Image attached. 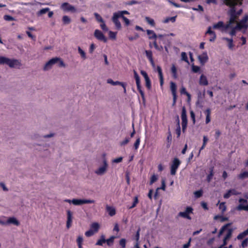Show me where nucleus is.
I'll return each instance as SVG.
<instances>
[{"mask_svg": "<svg viewBox=\"0 0 248 248\" xmlns=\"http://www.w3.org/2000/svg\"><path fill=\"white\" fill-rule=\"evenodd\" d=\"M94 15L96 19L100 22H103L104 20L103 19L102 17L97 13H94Z\"/></svg>", "mask_w": 248, "mask_h": 248, "instance_id": "4c0bfd02", "label": "nucleus"}, {"mask_svg": "<svg viewBox=\"0 0 248 248\" xmlns=\"http://www.w3.org/2000/svg\"><path fill=\"white\" fill-rule=\"evenodd\" d=\"M105 242H106V240L105 239V236L104 235H102L101 236V239L98 240L96 245L102 246L103 245V244Z\"/></svg>", "mask_w": 248, "mask_h": 248, "instance_id": "7c9ffc66", "label": "nucleus"}, {"mask_svg": "<svg viewBox=\"0 0 248 248\" xmlns=\"http://www.w3.org/2000/svg\"><path fill=\"white\" fill-rule=\"evenodd\" d=\"M191 241V238H190L189 239L187 243L183 245V248H188L189 247V246H190Z\"/></svg>", "mask_w": 248, "mask_h": 248, "instance_id": "338daca9", "label": "nucleus"}, {"mask_svg": "<svg viewBox=\"0 0 248 248\" xmlns=\"http://www.w3.org/2000/svg\"><path fill=\"white\" fill-rule=\"evenodd\" d=\"M235 26L238 28V30H241L242 29L246 30L248 27V23L242 22V21L241 20L239 22H236Z\"/></svg>", "mask_w": 248, "mask_h": 248, "instance_id": "a211bd4d", "label": "nucleus"}, {"mask_svg": "<svg viewBox=\"0 0 248 248\" xmlns=\"http://www.w3.org/2000/svg\"><path fill=\"white\" fill-rule=\"evenodd\" d=\"M248 234V229L243 232L242 233H240L237 236V238L238 239H243L245 236H246Z\"/></svg>", "mask_w": 248, "mask_h": 248, "instance_id": "c756f323", "label": "nucleus"}, {"mask_svg": "<svg viewBox=\"0 0 248 248\" xmlns=\"http://www.w3.org/2000/svg\"><path fill=\"white\" fill-rule=\"evenodd\" d=\"M56 63H58L60 67H65L66 65L62 59L59 57H56Z\"/></svg>", "mask_w": 248, "mask_h": 248, "instance_id": "393cba45", "label": "nucleus"}, {"mask_svg": "<svg viewBox=\"0 0 248 248\" xmlns=\"http://www.w3.org/2000/svg\"><path fill=\"white\" fill-rule=\"evenodd\" d=\"M237 30H238V28H236V26H235V27L234 28H233L232 29V30L231 31L229 32V34L232 35V36H233V35H235V33H236V31Z\"/></svg>", "mask_w": 248, "mask_h": 248, "instance_id": "13d9d810", "label": "nucleus"}, {"mask_svg": "<svg viewBox=\"0 0 248 248\" xmlns=\"http://www.w3.org/2000/svg\"><path fill=\"white\" fill-rule=\"evenodd\" d=\"M213 175H214L213 170L212 169H211L210 174L208 175V176L207 177V180L208 182H210L211 179L212 178Z\"/></svg>", "mask_w": 248, "mask_h": 248, "instance_id": "3c124183", "label": "nucleus"}, {"mask_svg": "<svg viewBox=\"0 0 248 248\" xmlns=\"http://www.w3.org/2000/svg\"><path fill=\"white\" fill-rule=\"evenodd\" d=\"M55 133H50L48 134H46L43 136V138L44 139H48V138H51L55 136Z\"/></svg>", "mask_w": 248, "mask_h": 248, "instance_id": "8fccbe9b", "label": "nucleus"}, {"mask_svg": "<svg viewBox=\"0 0 248 248\" xmlns=\"http://www.w3.org/2000/svg\"><path fill=\"white\" fill-rule=\"evenodd\" d=\"M225 24L223 21H219L217 23L214 24L213 26L214 29L219 30L222 31H226L225 30Z\"/></svg>", "mask_w": 248, "mask_h": 248, "instance_id": "4468645a", "label": "nucleus"}, {"mask_svg": "<svg viewBox=\"0 0 248 248\" xmlns=\"http://www.w3.org/2000/svg\"><path fill=\"white\" fill-rule=\"evenodd\" d=\"M171 71L173 74V77L174 78H177V68L174 64H172L171 66Z\"/></svg>", "mask_w": 248, "mask_h": 248, "instance_id": "cd10ccee", "label": "nucleus"}, {"mask_svg": "<svg viewBox=\"0 0 248 248\" xmlns=\"http://www.w3.org/2000/svg\"><path fill=\"white\" fill-rule=\"evenodd\" d=\"M108 168V161L105 160L104 163L99 165L94 170V173L97 176L104 175L107 172Z\"/></svg>", "mask_w": 248, "mask_h": 248, "instance_id": "f03ea898", "label": "nucleus"}, {"mask_svg": "<svg viewBox=\"0 0 248 248\" xmlns=\"http://www.w3.org/2000/svg\"><path fill=\"white\" fill-rule=\"evenodd\" d=\"M207 111L208 112V113H207V114L206 115V121H205V122H206V124H208L210 121V110L209 109H207Z\"/></svg>", "mask_w": 248, "mask_h": 248, "instance_id": "052dcab7", "label": "nucleus"}, {"mask_svg": "<svg viewBox=\"0 0 248 248\" xmlns=\"http://www.w3.org/2000/svg\"><path fill=\"white\" fill-rule=\"evenodd\" d=\"M7 225H14L16 226H19L20 224L19 221L15 217H10L7 219Z\"/></svg>", "mask_w": 248, "mask_h": 248, "instance_id": "9b49d317", "label": "nucleus"}, {"mask_svg": "<svg viewBox=\"0 0 248 248\" xmlns=\"http://www.w3.org/2000/svg\"><path fill=\"white\" fill-rule=\"evenodd\" d=\"M230 225V223L227 224L223 226L222 228L220 229L219 232L218 236H220L221 234L225 230L227 229L228 227H229Z\"/></svg>", "mask_w": 248, "mask_h": 248, "instance_id": "e433bc0d", "label": "nucleus"}, {"mask_svg": "<svg viewBox=\"0 0 248 248\" xmlns=\"http://www.w3.org/2000/svg\"><path fill=\"white\" fill-rule=\"evenodd\" d=\"M176 16H173L171 17H167L164 20V23H168L170 21L174 22L175 21Z\"/></svg>", "mask_w": 248, "mask_h": 248, "instance_id": "a19ab883", "label": "nucleus"}, {"mask_svg": "<svg viewBox=\"0 0 248 248\" xmlns=\"http://www.w3.org/2000/svg\"><path fill=\"white\" fill-rule=\"evenodd\" d=\"M134 78L136 80V84H138V83L140 82V77L139 76L138 74L135 70H134Z\"/></svg>", "mask_w": 248, "mask_h": 248, "instance_id": "37998d69", "label": "nucleus"}, {"mask_svg": "<svg viewBox=\"0 0 248 248\" xmlns=\"http://www.w3.org/2000/svg\"><path fill=\"white\" fill-rule=\"evenodd\" d=\"M115 238V237L114 236H112L109 239L106 240V242H107V244L109 246L113 243Z\"/></svg>", "mask_w": 248, "mask_h": 248, "instance_id": "58836bf2", "label": "nucleus"}, {"mask_svg": "<svg viewBox=\"0 0 248 248\" xmlns=\"http://www.w3.org/2000/svg\"><path fill=\"white\" fill-rule=\"evenodd\" d=\"M67 213V219L66 221V227L69 229L72 224V216L73 214L72 212L70 210H67L66 211Z\"/></svg>", "mask_w": 248, "mask_h": 248, "instance_id": "2eb2a0df", "label": "nucleus"}, {"mask_svg": "<svg viewBox=\"0 0 248 248\" xmlns=\"http://www.w3.org/2000/svg\"><path fill=\"white\" fill-rule=\"evenodd\" d=\"M147 33L149 35V38L150 39H156L157 36L153 31L148 30H147Z\"/></svg>", "mask_w": 248, "mask_h": 248, "instance_id": "a878e982", "label": "nucleus"}, {"mask_svg": "<svg viewBox=\"0 0 248 248\" xmlns=\"http://www.w3.org/2000/svg\"><path fill=\"white\" fill-rule=\"evenodd\" d=\"M109 38L112 39H116V33L111 31L108 32Z\"/></svg>", "mask_w": 248, "mask_h": 248, "instance_id": "6e6d98bb", "label": "nucleus"}, {"mask_svg": "<svg viewBox=\"0 0 248 248\" xmlns=\"http://www.w3.org/2000/svg\"><path fill=\"white\" fill-rule=\"evenodd\" d=\"M170 89L171 92L173 96H177L176 95V90L177 87L175 83L173 82H170Z\"/></svg>", "mask_w": 248, "mask_h": 248, "instance_id": "412c9836", "label": "nucleus"}, {"mask_svg": "<svg viewBox=\"0 0 248 248\" xmlns=\"http://www.w3.org/2000/svg\"><path fill=\"white\" fill-rule=\"evenodd\" d=\"M182 130L184 132L187 126V118H186V110L185 108L184 107L182 108Z\"/></svg>", "mask_w": 248, "mask_h": 248, "instance_id": "0eeeda50", "label": "nucleus"}, {"mask_svg": "<svg viewBox=\"0 0 248 248\" xmlns=\"http://www.w3.org/2000/svg\"><path fill=\"white\" fill-rule=\"evenodd\" d=\"M49 8H44V9H41V10H40L38 13H37V15L38 16H40V15H43L44 14H46V12H48L49 11Z\"/></svg>", "mask_w": 248, "mask_h": 248, "instance_id": "f704fd0d", "label": "nucleus"}, {"mask_svg": "<svg viewBox=\"0 0 248 248\" xmlns=\"http://www.w3.org/2000/svg\"><path fill=\"white\" fill-rule=\"evenodd\" d=\"M119 244L123 248H124L126 245V240L124 238L120 239Z\"/></svg>", "mask_w": 248, "mask_h": 248, "instance_id": "de8ad7c7", "label": "nucleus"}, {"mask_svg": "<svg viewBox=\"0 0 248 248\" xmlns=\"http://www.w3.org/2000/svg\"><path fill=\"white\" fill-rule=\"evenodd\" d=\"M145 53H146V56L148 57V59H150L152 57V53L151 51L146 50Z\"/></svg>", "mask_w": 248, "mask_h": 248, "instance_id": "774afa93", "label": "nucleus"}, {"mask_svg": "<svg viewBox=\"0 0 248 248\" xmlns=\"http://www.w3.org/2000/svg\"><path fill=\"white\" fill-rule=\"evenodd\" d=\"M235 5H234L232 7H230L231 8V9L229 11V13L230 15V18L229 21L228 22L227 24V27H231L230 25L232 23H236L237 22L236 21L238 16L236 14L235 9L234 8V6Z\"/></svg>", "mask_w": 248, "mask_h": 248, "instance_id": "7ed1b4c3", "label": "nucleus"}, {"mask_svg": "<svg viewBox=\"0 0 248 248\" xmlns=\"http://www.w3.org/2000/svg\"><path fill=\"white\" fill-rule=\"evenodd\" d=\"M145 20L147 22V23L148 24H149L150 25H151L152 26H155V21L153 19H151L150 17H147V16L145 17Z\"/></svg>", "mask_w": 248, "mask_h": 248, "instance_id": "2f4dec72", "label": "nucleus"}, {"mask_svg": "<svg viewBox=\"0 0 248 248\" xmlns=\"http://www.w3.org/2000/svg\"><path fill=\"white\" fill-rule=\"evenodd\" d=\"M0 186L2 188L4 191H8L9 190L5 184L3 182L0 183Z\"/></svg>", "mask_w": 248, "mask_h": 248, "instance_id": "4d7b16f0", "label": "nucleus"}, {"mask_svg": "<svg viewBox=\"0 0 248 248\" xmlns=\"http://www.w3.org/2000/svg\"><path fill=\"white\" fill-rule=\"evenodd\" d=\"M78 53L80 54L81 58L83 60H86L87 59L85 52L82 50L80 46H78Z\"/></svg>", "mask_w": 248, "mask_h": 248, "instance_id": "b1692460", "label": "nucleus"}, {"mask_svg": "<svg viewBox=\"0 0 248 248\" xmlns=\"http://www.w3.org/2000/svg\"><path fill=\"white\" fill-rule=\"evenodd\" d=\"M238 193L235 189H230L223 196L225 199L229 198L232 195H237Z\"/></svg>", "mask_w": 248, "mask_h": 248, "instance_id": "5701e85b", "label": "nucleus"}, {"mask_svg": "<svg viewBox=\"0 0 248 248\" xmlns=\"http://www.w3.org/2000/svg\"><path fill=\"white\" fill-rule=\"evenodd\" d=\"M116 13L121 17L124 16V14H129V12L127 11H121L116 12Z\"/></svg>", "mask_w": 248, "mask_h": 248, "instance_id": "603ef678", "label": "nucleus"}, {"mask_svg": "<svg viewBox=\"0 0 248 248\" xmlns=\"http://www.w3.org/2000/svg\"><path fill=\"white\" fill-rule=\"evenodd\" d=\"M100 225L98 222H93L90 225V229L93 230V231L96 233L98 232L100 229Z\"/></svg>", "mask_w": 248, "mask_h": 248, "instance_id": "6ab92c4d", "label": "nucleus"}, {"mask_svg": "<svg viewBox=\"0 0 248 248\" xmlns=\"http://www.w3.org/2000/svg\"><path fill=\"white\" fill-rule=\"evenodd\" d=\"M145 81L146 86L149 90H150L151 88V81H150V78H147V79H145Z\"/></svg>", "mask_w": 248, "mask_h": 248, "instance_id": "ea45409f", "label": "nucleus"}, {"mask_svg": "<svg viewBox=\"0 0 248 248\" xmlns=\"http://www.w3.org/2000/svg\"><path fill=\"white\" fill-rule=\"evenodd\" d=\"M199 84L201 85L206 86L208 84V82L206 77L204 75H202L199 80Z\"/></svg>", "mask_w": 248, "mask_h": 248, "instance_id": "aec40b11", "label": "nucleus"}, {"mask_svg": "<svg viewBox=\"0 0 248 248\" xmlns=\"http://www.w3.org/2000/svg\"><path fill=\"white\" fill-rule=\"evenodd\" d=\"M139 200L138 197L136 196L134 197V201L133 202V203L131 206H130L129 208L132 209L136 206V204L138 203Z\"/></svg>", "mask_w": 248, "mask_h": 248, "instance_id": "09e8293b", "label": "nucleus"}, {"mask_svg": "<svg viewBox=\"0 0 248 248\" xmlns=\"http://www.w3.org/2000/svg\"><path fill=\"white\" fill-rule=\"evenodd\" d=\"M193 212V208L191 207H187L184 212H180L178 213V216L181 217L183 218H187L189 220L191 219L189 216L190 214H192Z\"/></svg>", "mask_w": 248, "mask_h": 248, "instance_id": "39448f33", "label": "nucleus"}, {"mask_svg": "<svg viewBox=\"0 0 248 248\" xmlns=\"http://www.w3.org/2000/svg\"><path fill=\"white\" fill-rule=\"evenodd\" d=\"M56 63V57L53 58L47 62L44 65L43 69L45 71H48L51 69L53 65Z\"/></svg>", "mask_w": 248, "mask_h": 248, "instance_id": "1a4fd4ad", "label": "nucleus"}, {"mask_svg": "<svg viewBox=\"0 0 248 248\" xmlns=\"http://www.w3.org/2000/svg\"><path fill=\"white\" fill-rule=\"evenodd\" d=\"M198 58L202 64H204L208 60V57L206 52L203 53L201 55H199Z\"/></svg>", "mask_w": 248, "mask_h": 248, "instance_id": "dca6fc26", "label": "nucleus"}, {"mask_svg": "<svg viewBox=\"0 0 248 248\" xmlns=\"http://www.w3.org/2000/svg\"><path fill=\"white\" fill-rule=\"evenodd\" d=\"M242 0H224V3L228 6L232 7L234 5H241Z\"/></svg>", "mask_w": 248, "mask_h": 248, "instance_id": "f8f14e48", "label": "nucleus"}, {"mask_svg": "<svg viewBox=\"0 0 248 248\" xmlns=\"http://www.w3.org/2000/svg\"><path fill=\"white\" fill-rule=\"evenodd\" d=\"M5 64L11 68H19L22 66L21 61L19 60L0 56V65Z\"/></svg>", "mask_w": 248, "mask_h": 248, "instance_id": "f257e3e1", "label": "nucleus"}, {"mask_svg": "<svg viewBox=\"0 0 248 248\" xmlns=\"http://www.w3.org/2000/svg\"><path fill=\"white\" fill-rule=\"evenodd\" d=\"M232 231H233L232 229H229L228 230V233L225 237L226 238V239L229 240L231 237L232 233Z\"/></svg>", "mask_w": 248, "mask_h": 248, "instance_id": "49530a36", "label": "nucleus"}, {"mask_svg": "<svg viewBox=\"0 0 248 248\" xmlns=\"http://www.w3.org/2000/svg\"><path fill=\"white\" fill-rule=\"evenodd\" d=\"M3 18L6 21H13L15 20L13 17L9 15H5Z\"/></svg>", "mask_w": 248, "mask_h": 248, "instance_id": "a18cd8bd", "label": "nucleus"}, {"mask_svg": "<svg viewBox=\"0 0 248 248\" xmlns=\"http://www.w3.org/2000/svg\"><path fill=\"white\" fill-rule=\"evenodd\" d=\"M106 210L108 213V215L111 217H112L116 214V210L115 208H114L112 206H110L108 205H106Z\"/></svg>", "mask_w": 248, "mask_h": 248, "instance_id": "f3484780", "label": "nucleus"}, {"mask_svg": "<svg viewBox=\"0 0 248 248\" xmlns=\"http://www.w3.org/2000/svg\"><path fill=\"white\" fill-rule=\"evenodd\" d=\"M123 157L120 156L119 157H118L117 158L113 159L112 160V162L115 163H120V162H122V161L123 160Z\"/></svg>", "mask_w": 248, "mask_h": 248, "instance_id": "bf43d9fd", "label": "nucleus"}, {"mask_svg": "<svg viewBox=\"0 0 248 248\" xmlns=\"http://www.w3.org/2000/svg\"><path fill=\"white\" fill-rule=\"evenodd\" d=\"M248 238H246L242 242V243L241 244V246L243 248H244L248 246Z\"/></svg>", "mask_w": 248, "mask_h": 248, "instance_id": "e2e57ef3", "label": "nucleus"}, {"mask_svg": "<svg viewBox=\"0 0 248 248\" xmlns=\"http://www.w3.org/2000/svg\"><path fill=\"white\" fill-rule=\"evenodd\" d=\"M72 202H73V204L75 205H82L84 204L94 203L95 202L94 200L90 199H73Z\"/></svg>", "mask_w": 248, "mask_h": 248, "instance_id": "20e7f679", "label": "nucleus"}, {"mask_svg": "<svg viewBox=\"0 0 248 248\" xmlns=\"http://www.w3.org/2000/svg\"><path fill=\"white\" fill-rule=\"evenodd\" d=\"M95 232H94L93 230L90 229L85 232V235L87 237H90L91 236L93 235Z\"/></svg>", "mask_w": 248, "mask_h": 248, "instance_id": "79ce46f5", "label": "nucleus"}, {"mask_svg": "<svg viewBox=\"0 0 248 248\" xmlns=\"http://www.w3.org/2000/svg\"><path fill=\"white\" fill-rule=\"evenodd\" d=\"M157 180V177L155 174H153L150 180V184L152 185L154 182H155Z\"/></svg>", "mask_w": 248, "mask_h": 248, "instance_id": "c03bdc74", "label": "nucleus"}, {"mask_svg": "<svg viewBox=\"0 0 248 248\" xmlns=\"http://www.w3.org/2000/svg\"><path fill=\"white\" fill-rule=\"evenodd\" d=\"M100 27H101V29L104 31H108V27L106 26V25L104 21H103V22H101Z\"/></svg>", "mask_w": 248, "mask_h": 248, "instance_id": "5fc2aeb1", "label": "nucleus"}, {"mask_svg": "<svg viewBox=\"0 0 248 248\" xmlns=\"http://www.w3.org/2000/svg\"><path fill=\"white\" fill-rule=\"evenodd\" d=\"M194 194L196 198H200L202 195V190H200L198 191H195L194 192Z\"/></svg>", "mask_w": 248, "mask_h": 248, "instance_id": "c9c22d12", "label": "nucleus"}, {"mask_svg": "<svg viewBox=\"0 0 248 248\" xmlns=\"http://www.w3.org/2000/svg\"><path fill=\"white\" fill-rule=\"evenodd\" d=\"M207 34H211V35H213V38H210L209 39V41L210 42H214L216 38V35L214 31H212V33H207Z\"/></svg>", "mask_w": 248, "mask_h": 248, "instance_id": "864d4df0", "label": "nucleus"}, {"mask_svg": "<svg viewBox=\"0 0 248 248\" xmlns=\"http://www.w3.org/2000/svg\"><path fill=\"white\" fill-rule=\"evenodd\" d=\"M94 37L98 40L107 42V39L103 33L99 30H95L94 32Z\"/></svg>", "mask_w": 248, "mask_h": 248, "instance_id": "9d476101", "label": "nucleus"}, {"mask_svg": "<svg viewBox=\"0 0 248 248\" xmlns=\"http://www.w3.org/2000/svg\"><path fill=\"white\" fill-rule=\"evenodd\" d=\"M238 178L240 179H244L248 178V171H244L239 174L238 176Z\"/></svg>", "mask_w": 248, "mask_h": 248, "instance_id": "bb28decb", "label": "nucleus"}, {"mask_svg": "<svg viewBox=\"0 0 248 248\" xmlns=\"http://www.w3.org/2000/svg\"><path fill=\"white\" fill-rule=\"evenodd\" d=\"M61 8L65 12H76L77 11L76 8L68 2L63 3L61 6Z\"/></svg>", "mask_w": 248, "mask_h": 248, "instance_id": "423d86ee", "label": "nucleus"}, {"mask_svg": "<svg viewBox=\"0 0 248 248\" xmlns=\"http://www.w3.org/2000/svg\"><path fill=\"white\" fill-rule=\"evenodd\" d=\"M140 143V139L139 138L137 139L135 143H134V147L135 150H137L139 146Z\"/></svg>", "mask_w": 248, "mask_h": 248, "instance_id": "680f3d73", "label": "nucleus"}, {"mask_svg": "<svg viewBox=\"0 0 248 248\" xmlns=\"http://www.w3.org/2000/svg\"><path fill=\"white\" fill-rule=\"evenodd\" d=\"M181 60L182 61H184L188 63V61L187 59L186 54L185 52H183L181 53Z\"/></svg>", "mask_w": 248, "mask_h": 248, "instance_id": "72a5a7b5", "label": "nucleus"}, {"mask_svg": "<svg viewBox=\"0 0 248 248\" xmlns=\"http://www.w3.org/2000/svg\"><path fill=\"white\" fill-rule=\"evenodd\" d=\"M225 202H221L219 203V208L221 211L222 213H224L226 210V206L225 205Z\"/></svg>", "mask_w": 248, "mask_h": 248, "instance_id": "473e14b6", "label": "nucleus"}, {"mask_svg": "<svg viewBox=\"0 0 248 248\" xmlns=\"http://www.w3.org/2000/svg\"><path fill=\"white\" fill-rule=\"evenodd\" d=\"M129 139L126 138L124 140H123L122 141H121L120 142V145L124 146V145L126 144L127 143H128L129 142Z\"/></svg>", "mask_w": 248, "mask_h": 248, "instance_id": "69168bd1", "label": "nucleus"}, {"mask_svg": "<svg viewBox=\"0 0 248 248\" xmlns=\"http://www.w3.org/2000/svg\"><path fill=\"white\" fill-rule=\"evenodd\" d=\"M180 164V161L177 158L174 159L172 164L171 165L170 173L174 175L176 173V170Z\"/></svg>", "mask_w": 248, "mask_h": 248, "instance_id": "6e6552de", "label": "nucleus"}, {"mask_svg": "<svg viewBox=\"0 0 248 248\" xmlns=\"http://www.w3.org/2000/svg\"><path fill=\"white\" fill-rule=\"evenodd\" d=\"M190 117L192 119L193 123L194 124L195 123V114L193 110H191L190 112Z\"/></svg>", "mask_w": 248, "mask_h": 248, "instance_id": "0e129e2a", "label": "nucleus"}, {"mask_svg": "<svg viewBox=\"0 0 248 248\" xmlns=\"http://www.w3.org/2000/svg\"><path fill=\"white\" fill-rule=\"evenodd\" d=\"M62 20L64 24H68L71 21L70 18L67 16H64L62 17Z\"/></svg>", "mask_w": 248, "mask_h": 248, "instance_id": "c85d7f7f", "label": "nucleus"}, {"mask_svg": "<svg viewBox=\"0 0 248 248\" xmlns=\"http://www.w3.org/2000/svg\"><path fill=\"white\" fill-rule=\"evenodd\" d=\"M119 17H120V16L116 13H114L113 14V16L112 17V20L118 30H120L121 28V23L118 20V18Z\"/></svg>", "mask_w": 248, "mask_h": 248, "instance_id": "ddd939ff", "label": "nucleus"}, {"mask_svg": "<svg viewBox=\"0 0 248 248\" xmlns=\"http://www.w3.org/2000/svg\"><path fill=\"white\" fill-rule=\"evenodd\" d=\"M222 39L228 42V46L230 50H232L233 47L234 46L232 39H229V38H228L226 37H224L222 38Z\"/></svg>", "mask_w": 248, "mask_h": 248, "instance_id": "4be33fe9", "label": "nucleus"}]
</instances>
